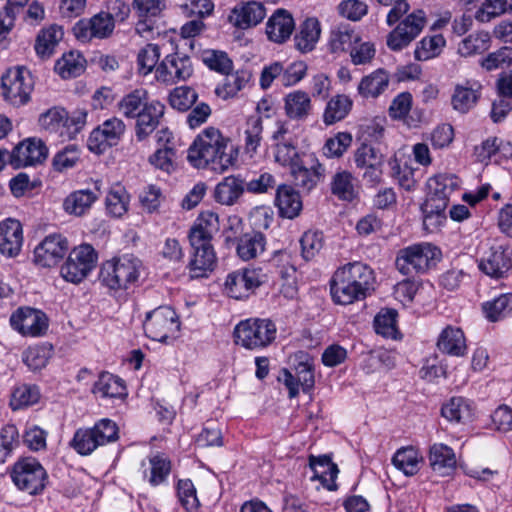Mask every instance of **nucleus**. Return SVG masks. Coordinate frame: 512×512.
Segmentation results:
<instances>
[{"label": "nucleus", "mask_w": 512, "mask_h": 512, "mask_svg": "<svg viewBox=\"0 0 512 512\" xmlns=\"http://www.w3.org/2000/svg\"><path fill=\"white\" fill-rule=\"evenodd\" d=\"M11 327L25 337H41L49 327L47 315L32 307H19L9 319Z\"/></svg>", "instance_id": "2eb2a0df"}, {"label": "nucleus", "mask_w": 512, "mask_h": 512, "mask_svg": "<svg viewBox=\"0 0 512 512\" xmlns=\"http://www.w3.org/2000/svg\"><path fill=\"white\" fill-rule=\"evenodd\" d=\"M397 316L395 309H382L373 321L375 332L384 338L398 339L400 332L397 328Z\"/></svg>", "instance_id": "c03bdc74"}, {"label": "nucleus", "mask_w": 512, "mask_h": 512, "mask_svg": "<svg viewBox=\"0 0 512 512\" xmlns=\"http://www.w3.org/2000/svg\"><path fill=\"white\" fill-rule=\"evenodd\" d=\"M479 270L493 279H503L512 268V249L508 245L494 244L477 260Z\"/></svg>", "instance_id": "dca6fc26"}, {"label": "nucleus", "mask_w": 512, "mask_h": 512, "mask_svg": "<svg viewBox=\"0 0 512 512\" xmlns=\"http://www.w3.org/2000/svg\"><path fill=\"white\" fill-rule=\"evenodd\" d=\"M165 113V105L159 100L152 99L139 115L136 116L135 136L138 141H144L160 124Z\"/></svg>", "instance_id": "a878e982"}, {"label": "nucleus", "mask_w": 512, "mask_h": 512, "mask_svg": "<svg viewBox=\"0 0 512 512\" xmlns=\"http://www.w3.org/2000/svg\"><path fill=\"white\" fill-rule=\"evenodd\" d=\"M352 105L353 102L347 95L339 94L332 97L327 102L323 122L329 126L343 120L349 114Z\"/></svg>", "instance_id": "a19ab883"}, {"label": "nucleus", "mask_w": 512, "mask_h": 512, "mask_svg": "<svg viewBox=\"0 0 512 512\" xmlns=\"http://www.w3.org/2000/svg\"><path fill=\"white\" fill-rule=\"evenodd\" d=\"M480 98V85L471 84L467 81L465 84H457L451 96V105L454 110L460 113H467L472 109Z\"/></svg>", "instance_id": "2f4dec72"}, {"label": "nucleus", "mask_w": 512, "mask_h": 512, "mask_svg": "<svg viewBox=\"0 0 512 512\" xmlns=\"http://www.w3.org/2000/svg\"><path fill=\"white\" fill-rule=\"evenodd\" d=\"M301 254L305 260L314 258L324 246V236L321 231H306L299 240Z\"/></svg>", "instance_id": "e2e57ef3"}, {"label": "nucleus", "mask_w": 512, "mask_h": 512, "mask_svg": "<svg viewBox=\"0 0 512 512\" xmlns=\"http://www.w3.org/2000/svg\"><path fill=\"white\" fill-rule=\"evenodd\" d=\"M63 36V29L58 25H51L48 28L41 29L34 45L37 56L43 60L50 58Z\"/></svg>", "instance_id": "7c9ffc66"}, {"label": "nucleus", "mask_w": 512, "mask_h": 512, "mask_svg": "<svg viewBox=\"0 0 512 512\" xmlns=\"http://www.w3.org/2000/svg\"><path fill=\"white\" fill-rule=\"evenodd\" d=\"M375 281V273L367 264L347 263L338 268L329 281L331 298L339 305L364 300L374 290Z\"/></svg>", "instance_id": "f03ea898"}, {"label": "nucleus", "mask_w": 512, "mask_h": 512, "mask_svg": "<svg viewBox=\"0 0 512 512\" xmlns=\"http://www.w3.org/2000/svg\"><path fill=\"white\" fill-rule=\"evenodd\" d=\"M238 151L227 137L214 128L208 127L200 133L188 149L187 159L197 169L209 168L223 173L237 161Z\"/></svg>", "instance_id": "f257e3e1"}, {"label": "nucleus", "mask_w": 512, "mask_h": 512, "mask_svg": "<svg viewBox=\"0 0 512 512\" xmlns=\"http://www.w3.org/2000/svg\"><path fill=\"white\" fill-rule=\"evenodd\" d=\"M101 181H95L94 189H79L71 192L63 201V209L69 215L81 217L89 213L100 196Z\"/></svg>", "instance_id": "393cba45"}, {"label": "nucleus", "mask_w": 512, "mask_h": 512, "mask_svg": "<svg viewBox=\"0 0 512 512\" xmlns=\"http://www.w3.org/2000/svg\"><path fill=\"white\" fill-rule=\"evenodd\" d=\"M48 155L46 145L40 139H27L18 144L9 154V162L14 168H22L42 163Z\"/></svg>", "instance_id": "6ab92c4d"}, {"label": "nucleus", "mask_w": 512, "mask_h": 512, "mask_svg": "<svg viewBox=\"0 0 512 512\" xmlns=\"http://www.w3.org/2000/svg\"><path fill=\"white\" fill-rule=\"evenodd\" d=\"M192 74L193 65L190 57L179 53L167 55L155 70L157 80L168 84L185 81Z\"/></svg>", "instance_id": "a211bd4d"}, {"label": "nucleus", "mask_w": 512, "mask_h": 512, "mask_svg": "<svg viewBox=\"0 0 512 512\" xmlns=\"http://www.w3.org/2000/svg\"><path fill=\"white\" fill-rule=\"evenodd\" d=\"M69 249L68 240L61 234H50L34 249L35 262L42 267L57 264Z\"/></svg>", "instance_id": "aec40b11"}, {"label": "nucleus", "mask_w": 512, "mask_h": 512, "mask_svg": "<svg viewBox=\"0 0 512 512\" xmlns=\"http://www.w3.org/2000/svg\"><path fill=\"white\" fill-rule=\"evenodd\" d=\"M437 348L444 354L461 357L467 352L466 339L462 329L448 325L438 336Z\"/></svg>", "instance_id": "cd10ccee"}, {"label": "nucleus", "mask_w": 512, "mask_h": 512, "mask_svg": "<svg viewBox=\"0 0 512 512\" xmlns=\"http://www.w3.org/2000/svg\"><path fill=\"white\" fill-rule=\"evenodd\" d=\"M39 399V388L36 385L24 384L13 391L10 405L13 410H19L36 404Z\"/></svg>", "instance_id": "4d7b16f0"}, {"label": "nucleus", "mask_w": 512, "mask_h": 512, "mask_svg": "<svg viewBox=\"0 0 512 512\" xmlns=\"http://www.w3.org/2000/svg\"><path fill=\"white\" fill-rule=\"evenodd\" d=\"M425 24V12L423 10L413 11L387 35V46L393 51L404 49L421 33Z\"/></svg>", "instance_id": "4468645a"}, {"label": "nucleus", "mask_w": 512, "mask_h": 512, "mask_svg": "<svg viewBox=\"0 0 512 512\" xmlns=\"http://www.w3.org/2000/svg\"><path fill=\"white\" fill-rule=\"evenodd\" d=\"M392 463L407 476L415 475L420 469L418 452L412 447L397 450L392 458Z\"/></svg>", "instance_id": "603ef678"}, {"label": "nucleus", "mask_w": 512, "mask_h": 512, "mask_svg": "<svg viewBox=\"0 0 512 512\" xmlns=\"http://www.w3.org/2000/svg\"><path fill=\"white\" fill-rule=\"evenodd\" d=\"M263 125L260 116L248 117L244 129V149L247 154L253 156L262 141Z\"/></svg>", "instance_id": "8fccbe9b"}, {"label": "nucleus", "mask_w": 512, "mask_h": 512, "mask_svg": "<svg viewBox=\"0 0 512 512\" xmlns=\"http://www.w3.org/2000/svg\"><path fill=\"white\" fill-rule=\"evenodd\" d=\"M441 250L428 242L407 246L399 250L395 265L406 276L426 273L441 260Z\"/></svg>", "instance_id": "423d86ee"}, {"label": "nucleus", "mask_w": 512, "mask_h": 512, "mask_svg": "<svg viewBox=\"0 0 512 512\" xmlns=\"http://www.w3.org/2000/svg\"><path fill=\"white\" fill-rule=\"evenodd\" d=\"M177 496L183 508L188 511H196L200 505L196 488L190 479H181L177 483Z\"/></svg>", "instance_id": "69168bd1"}, {"label": "nucleus", "mask_w": 512, "mask_h": 512, "mask_svg": "<svg viewBox=\"0 0 512 512\" xmlns=\"http://www.w3.org/2000/svg\"><path fill=\"white\" fill-rule=\"evenodd\" d=\"M19 432L14 424L5 425L0 431V463H4L19 444Z\"/></svg>", "instance_id": "774afa93"}, {"label": "nucleus", "mask_w": 512, "mask_h": 512, "mask_svg": "<svg viewBox=\"0 0 512 512\" xmlns=\"http://www.w3.org/2000/svg\"><path fill=\"white\" fill-rule=\"evenodd\" d=\"M192 247V255L188 263V269L192 278L206 277L209 272L213 271L217 257L214 248L209 241H199L194 243L190 241Z\"/></svg>", "instance_id": "4be33fe9"}, {"label": "nucleus", "mask_w": 512, "mask_h": 512, "mask_svg": "<svg viewBox=\"0 0 512 512\" xmlns=\"http://www.w3.org/2000/svg\"><path fill=\"white\" fill-rule=\"evenodd\" d=\"M321 34V25L316 17L306 18L300 25V31L294 37L295 48L302 53L312 51Z\"/></svg>", "instance_id": "c756f323"}, {"label": "nucleus", "mask_w": 512, "mask_h": 512, "mask_svg": "<svg viewBox=\"0 0 512 512\" xmlns=\"http://www.w3.org/2000/svg\"><path fill=\"white\" fill-rule=\"evenodd\" d=\"M324 172V168L313 154L290 157V219L302 210L301 192L313 189Z\"/></svg>", "instance_id": "7ed1b4c3"}, {"label": "nucleus", "mask_w": 512, "mask_h": 512, "mask_svg": "<svg viewBox=\"0 0 512 512\" xmlns=\"http://www.w3.org/2000/svg\"><path fill=\"white\" fill-rule=\"evenodd\" d=\"M139 472L144 481L157 487L167 481L171 472V461L163 453H152L141 461Z\"/></svg>", "instance_id": "5701e85b"}, {"label": "nucleus", "mask_w": 512, "mask_h": 512, "mask_svg": "<svg viewBox=\"0 0 512 512\" xmlns=\"http://www.w3.org/2000/svg\"><path fill=\"white\" fill-rule=\"evenodd\" d=\"M267 280L260 267L243 268L229 273L225 280V291L234 299H243L253 293Z\"/></svg>", "instance_id": "ddd939ff"}, {"label": "nucleus", "mask_w": 512, "mask_h": 512, "mask_svg": "<svg viewBox=\"0 0 512 512\" xmlns=\"http://www.w3.org/2000/svg\"><path fill=\"white\" fill-rule=\"evenodd\" d=\"M223 83L216 88V93L223 99L232 98L242 90L251 79L247 70H237L235 73H227Z\"/></svg>", "instance_id": "37998d69"}, {"label": "nucleus", "mask_w": 512, "mask_h": 512, "mask_svg": "<svg viewBox=\"0 0 512 512\" xmlns=\"http://www.w3.org/2000/svg\"><path fill=\"white\" fill-rule=\"evenodd\" d=\"M119 438L117 424L109 419L102 418L92 427L78 428L69 445L81 456L91 455L98 447L114 443Z\"/></svg>", "instance_id": "39448f33"}, {"label": "nucleus", "mask_w": 512, "mask_h": 512, "mask_svg": "<svg viewBox=\"0 0 512 512\" xmlns=\"http://www.w3.org/2000/svg\"><path fill=\"white\" fill-rule=\"evenodd\" d=\"M98 253L90 244L74 247L68 254L60 269V274L67 282L78 284L82 282L96 267Z\"/></svg>", "instance_id": "9d476101"}, {"label": "nucleus", "mask_w": 512, "mask_h": 512, "mask_svg": "<svg viewBox=\"0 0 512 512\" xmlns=\"http://www.w3.org/2000/svg\"><path fill=\"white\" fill-rule=\"evenodd\" d=\"M430 466L440 476L450 475L456 468L455 453L449 446L436 443L429 451Z\"/></svg>", "instance_id": "c85d7f7f"}, {"label": "nucleus", "mask_w": 512, "mask_h": 512, "mask_svg": "<svg viewBox=\"0 0 512 512\" xmlns=\"http://www.w3.org/2000/svg\"><path fill=\"white\" fill-rule=\"evenodd\" d=\"M142 262L132 254L105 261L99 273V281L110 290H127L138 282Z\"/></svg>", "instance_id": "20e7f679"}, {"label": "nucleus", "mask_w": 512, "mask_h": 512, "mask_svg": "<svg viewBox=\"0 0 512 512\" xmlns=\"http://www.w3.org/2000/svg\"><path fill=\"white\" fill-rule=\"evenodd\" d=\"M11 479L15 486L30 495L42 493L48 482V474L42 464L33 457H24L14 463Z\"/></svg>", "instance_id": "1a4fd4ad"}, {"label": "nucleus", "mask_w": 512, "mask_h": 512, "mask_svg": "<svg viewBox=\"0 0 512 512\" xmlns=\"http://www.w3.org/2000/svg\"><path fill=\"white\" fill-rule=\"evenodd\" d=\"M125 128L124 122L117 117L105 120L90 133L87 141L89 150L101 154L108 148L116 146L121 140Z\"/></svg>", "instance_id": "f3484780"}, {"label": "nucleus", "mask_w": 512, "mask_h": 512, "mask_svg": "<svg viewBox=\"0 0 512 512\" xmlns=\"http://www.w3.org/2000/svg\"><path fill=\"white\" fill-rule=\"evenodd\" d=\"M1 89L4 100L14 107L26 105L33 90L32 76L26 68L10 69L2 76Z\"/></svg>", "instance_id": "9b49d317"}, {"label": "nucleus", "mask_w": 512, "mask_h": 512, "mask_svg": "<svg viewBox=\"0 0 512 512\" xmlns=\"http://www.w3.org/2000/svg\"><path fill=\"white\" fill-rule=\"evenodd\" d=\"M482 312L489 322H499L512 314V293H502L482 303Z\"/></svg>", "instance_id": "58836bf2"}, {"label": "nucleus", "mask_w": 512, "mask_h": 512, "mask_svg": "<svg viewBox=\"0 0 512 512\" xmlns=\"http://www.w3.org/2000/svg\"><path fill=\"white\" fill-rule=\"evenodd\" d=\"M276 336V325L268 318H248L240 321L234 328L235 343L252 351L268 347Z\"/></svg>", "instance_id": "0eeeda50"}, {"label": "nucleus", "mask_w": 512, "mask_h": 512, "mask_svg": "<svg viewBox=\"0 0 512 512\" xmlns=\"http://www.w3.org/2000/svg\"><path fill=\"white\" fill-rule=\"evenodd\" d=\"M352 174L348 171L337 172L331 181V192L338 199L353 201L356 197Z\"/></svg>", "instance_id": "5fc2aeb1"}, {"label": "nucleus", "mask_w": 512, "mask_h": 512, "mask_svg": "<svg viewBox=\"0 0 512 512\" xmlns=\"http://www.w3.org/2000/svg\"><path fill=\"white\" fill-rule=\"evenodd\" d=\"M52 355V348L45 345L29 347L23 353V361L32 371L44 368Z\"/></svg>", "instance_id": "052dcab7"}, {"label": "nucleus", "mask_w": 512, "mask_h": 512, "mask_svg": "<svg viewBox=\"0 0 512 512\" xmlns=\"http://www.w3.org/2000/svg\"><path fill=\"white\" fill-rule=\"evenodd\" d=\"M86 119L87 112L84 110L69 114L66 109L55 106L40 114L38 123L49 134L71 140L84 128Z\"/></svg>", "instance_id": "6e6552de"}, {"label": "nucleus", "mask_w": 512, "mask_h": 512, "mask_svg": "<svg viewBox=\"0 0 512 512\" xmlns=\"http://www.w3.org/2000/svg\"><path fill=\"white\" fill-rule=\"evenodd\" d=\"M388 85V73L384 69H377L361 79L357 90L363 98H377L388 88Z\"/></svg>", "instance_id": "e433bc0d"}, {"label": "nucleus", "mask_w": 512, "mask_h": 512, "mask_svg": "<svg viewBox=\"0 0 512 512\" xmlns=\"http://www.w3.org/2000/svg\"><path fill=\"white\" fill-rule=\"evenodd\" d=\"M264 249L265 237L260 232L245 233L237 239L236 252L243 261L256 258Z\"/></svg>", "instance_id": "ea45409f"}, {"label": "nucleus", "mask_w": 512, "mask_h": 512, "mask_svg": "<svg viewBox=\"0 0 512 512\" xmlns=\"http://www.w3.org/2000/svg\"><path fill=\"white\" fill-rule=\"evenodd\" d=\"M312 111V103L307 92L297 90L290 93V119L305 120Z\"/></svg>", "instance_id": "bf43d9fd"}, {"label": "nucleus", "mask_w": 512, "mask_h": 512, "mask_svg": "<svg viewBox=\"0 0 512 512\" xmlns=\"http://www.w3.org/2000/svg\"><path fill=\"white\" fill-rule=\"evenodd\" d=\"M151 100L145 89L137 88L125 94L118 102L117 107L124 117L135 119Z\"/></svg>", "instance_id": "c9c22d12"}, {"label": "nucleus", "mask_w": 512, "mask_h": 512, "mask_svg": "<svg viewBox=\"0 0 512 512\" xmlns=\"http://www.w3.org/2000/svg\"><path fill=\"white\" fill-rule=\"evenodd\" d=\"M92 392L102 398H121L127 394L124 381L109 372H102L99 375Z\"/></svg>", "instance_id": "72a5a7b5"}, {"label": "nucleus", "mask_w": 512, "mask_h": 512, "mask_svg": "<svg viewBox=\"0 0 512 512\" xmlns=\"http://www.w3.org/2000/svg\"><path fill=\"white\" fill-rule=\"evenodd\" d=\"M23 245V229L20 221L7 218L0 222V254L14 258Z\"/></svg>", "instance_id": "b1692460"}, {"label": "nucleus", "mask_w": 512, "mask_h": 512, "mask_svg": "<svg viewBox=\"0 0 512 512\" xmlns=\"http://www.w3.org/2000/svg\"><path fill=\"white\" fill-rule=\"evenodd\" d=\"M352 144V135L349 132H338L326 140L323 153L328 158H339Z\"/></svg>", "instance_id": "0e129e2a"}, {"label": "nucleus", "mask_w": 512, "mask_h": 512, "mask_svg": "<svg viewBox=\"0 0 512 512\" xmlns=\"http://www.w3.org/2000/svg\"><path fill=\"white\" fill-rule=\"evenodd\" d=\"M511 65L512 47L510 46H503L480 60V66L486 71L503 69Z\"/></svg>", "instance_id": "680f3d73"}, {"label": "nucleus", "mask_w": 512, "mask_h": 512, "mask_svg": "<svg viewBox=\"0 0 512 512\" xmlns=\"http://www.w3.org/2000/svg\"><path fill=\"white\" fill-rule=\"evenodd\" d=\"M129 201L126 189L120 184L114 185L105 199L106 210L111 216L120 218L128 211Z\"/></svg>", "instance_id": "de8ad7c7"}, {"label": "nucleus", "mask_w": 512, "mask_h": 512, "mask_svg": "<svg viewBox=\"0 0 512 512\" xmlns=\"http://www.w3.org/2000/svg\"><path fill=\"white\" fill-rule=\"evenodd\" d=\"M143 327L152 340L166 342L179 331L180 322L174 309L160 306L147 314Z\"/></svg>", "instance_id": "f8f14e48"}, {"label": "nucleus", "mask_w": 512, "mask_h": 512, "mask_svg": "<svg viewBox=\"0 0 512 512\" xmlns=\"http://www.w3.org/2000/svg\"><path fill=\"white\" fill-rule=\"evenodd\" d=\"M266 34L270 41L283 43L288 39V11L279 8L266 23Z\"/></svg>", "instance_id": "79ce46f5"}, {"label": "nucleus", "mask_w": 512, "mask_h": 512, "mask_svg": "<svg viewBox=\"0 0 512 512\" xmlns=\"http://www.w3.org/2000/svg\"><path fill=\"white\" fill-rule=\"evenodd\" d=\"M218 230V215L213 212L201 213L189 232V241L211 242L213 234Z\"/></svg>", "instance_id": "4c0bfd02"}, {"label": "nucleus", "mask_w": 512, "mask_h": 512, "mask_svg": "<svg viewBox=\"0 0 512 512\" xmlns=\"http://www.w3.org/2000/svg\"><path fill=\"white\" fill-rule=\"evenodd\" d=\"M441 415L450 422L465 423L473 417L472 403L464 397H452L442 405Z\"/></svg>", "instance_id": "f704fd0d"}, {"label": "nucleus", "mask_w": 512, "mask_h": 512, "mask_svg": "<svg viewBox=\"0 0 512 512\" xmlns=\"http://www.w3.org/2000/svg\"><path fill=\"white\" fill-rule=\"evenodd\" d=\"M197 99V92L188 86L176 87L169 94V104L173 109L181 112L191 109Z\"/></svg>", "instance_id": "6e6d98bb"}, {"label": "nucleus", "mask_w": 512, "mask_h": 512, "mask_svg": "<svg viewBox=\"0 0 512 512\" xmlns=\"http://www.w3.org/2000/svg\"><path fill=\"white\" fill-rule=\"evenodd\" d=\"M245 184L240 177L227 176L215 188V199L222 205H233L242 196Z\"/></svg>", "instance_id": "473e14b6"}, {"label": "nucleus", "mask_w": 512, "mask_h": 512, "mask_svg": "<svg viewBox=\"0 0 512 512\" xmlns=\"http://www.w3.org/2000/svg\"><path fill=\"white\" fill-rule=\"evenodd\" d=\"M203 63L210 69L221 74H227L232 70V61L223 51L205 50L202 53Z\"/></svg>", "instance_id": "338daca9"}, {"label": "nucleus", "mask_w": 512, "mask_h": 512, "mask_svg": "<svg viewBox=\"0 0 512 512\" xmlns=\"http://www.w3.org/2000/svg\"><path fill=\"white\" fill-rule=\"evenodd\" d=\"M84 62L78 52L70 51L57 60L55 71L64 79L77 77L84 71Z\"/></svg>", "instance_id": "09e8293b"}, {"label": "nucleus", "mask_w": 512, "mask_h": 512, "mask_svg": "<svg viewBox=\"0 0 512 512\" xmlns=\"http://www.w3.org/2000/svg\"><path fill=\"white\" fill-rule=\"evenodd\" d=\"M300 359L301 361L295 368L294 381L301 385L303 392L308 393L315 384L313 361L308 354L302 352Z\"/></svg>", "instance_id": "13d9d810"}, {"label": "nucleus", "mask_w": 512, "mask_h": 512, "mask_svg": "<svg viewBox=\"0 0 512 512\" xmlns=\"http://www.w3.org/2000/svg\"><path fill=\"white\" fill-rule=\"evenodd\" d=\"M359 41L354 30L347 25L339 26L331 31L329 47L332 53L344 52L352 49L353 44Z\"/></svg>", "instance_id": "3c124183"}, {"label": "nucleus", "mask_w": 512, "mask_h": 512, "mask_svg": "<svg viewBox=\"0 0 512 512\" xmlns=\"http://www.w3.org/2000/svg\"><path fill=\"white\" fill-rule=\"evenodd\" d=\"M446 45L442 34H435L423 37L414 51V57L418 61H427L439 56Z\"/></svg>", "instance_id": "a18cd8bd"}, {"label": "nucleus", "mask_w": 512, "mask_h": 512, "mask_svg": "<svg viewBox=\"0 0 512 512\" xmlns=\"http://www.w3.org/2000/svg\"><path fill=\"white\" fill-rule=\"evenodd\" d=\"M427 186L430 194L449 201L451 194L459 189L460 180L454 174H439L430 178Z\"/></svg>", "instance_id": "49530a36"}, {"label": "nucleus", "mask_w": 512, "mask_h": 512, "mask_svg": "<svg viewBox=\"0 0 512 512\" xmlns=\"http://www.w3.org/2000/svg\"><path fill=\"white\" fill-rule=\"evenodd\" d=\"M266 16L263 3L255 0L241 1L233 7L228 20L236 28L246 30L257 26Z\"/></svg>", "instance_id": "412c9836"}, {"label": "nucleus", "mask_w": 512, "mask_h": 512, "mask_svg": "<svg viewBox=\"0 0 512 512\" xmlns=\"http://www.w3.org/2000/svg\"><path fill=\"white\" fill-rule=\"evenodd\" d=\"M309 468L312 470L313 475L311 480H319L323 487L329 491L337 489L336 478L339 469L328 455H321L318 457H309Z\"/></svg>", "instance_id": "bb28decb"}, {"label": "nucleus", "mask_w": 512, "mask_h": 512, "mask_svg": "<svg viewBox=\"0 0 512 512\" xmlns=\"http://www.w3.org/2000/svg\"><path fill=\"white\" fill-rule=\"evenodd\" d=\"M276 130L272 133V150L275 162L282 166L288 165V143L286 142L287 127L286 122L277 120L275 122Z\"/></svg>", "instance_id": "864d4df0"}]
</instances>
